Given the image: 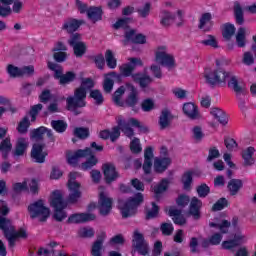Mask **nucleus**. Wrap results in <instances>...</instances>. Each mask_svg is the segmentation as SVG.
I'll use <instances>...</instances> for the list:
<instances>
[{
  "mask_svg": "<svg viewBox=\"0 0 256 256\" xmlns=\"http://www.w3.org/2000/svg\"><path fill=\"white\" fill-rule=\"evenodd\" d=\"M125 125H127L129 129L136 127L139 129L140 133H149V127L141 124L136 118H129L128 121H125Z\"/></svg>",
  "mask_w": 256,
  "mask_h": 256,
  "instance_id": "36",
  "label": "nucleus"
},
{
  "mask_svg": "<svg viewBox=\"0 0 256 256\" xmlns=\"http://www.w3.org/2000/svg\"><path fill=\"white\" fill-rule=\"evenodd\" d=\"M183 189L189 191L191 189V183H193V172L187 171L182 176Z\"/></svg>",
  "mask_w": 256,
  "mask_h": 256,
  "instance_id": "52",
  "label": "nucleus"
},
{
  "mask_svg": "<svg viewBox=\"0 0 256 256\" xmlns=\"http://www.w3.org/2000/svg\"><path fill=\"white\" fill-rule=\"evenodd\" d=\"M143 201L144 196L141 192L136 193L134 197H130L127 200L118 199V209H120L123 219L137 215V208Z\"/></svg>",
  "mask_w": 256,
  "mask_h": 256,
  "instance_id": "5",
  "label": "nucleus"
},
{
  "mask_svg": "<svg viewBox=\"0 0 256 256\" xmlns=\"http://www.w3.org/2000/svg\"><path fill=\"white\" fill-rule=\"evenodd\" d=\"M210 113L218 120L220 125H227V123H229V118L223 110L219 108H212Z\"/></svg>",
  "mask_w": 256,
  "mask_h": 256,
  "instance_id": "32",
  "label": "nucleus"
},
{
  "mask_svg": "<svg viewBox=\"0 0 256 256\" xmlns=\"http://www.w3.org/2000/svg\"><path fill=\"white\" fill-rule=\"evenodd\" d=\"M31 127V122L29 121V116H24L23 119L19 122L17 131L20 135H25Z\"/></svg>",
  "mask_w": 256,
  "mask_h": 256,
  "instance_id": "45",
  "label": "nucleus"
},
{
  "mask_svg": "<svg viewBox=\"0 0 256 256\" xmlns=\"http://www.w3.org/2000/svg\"><path fill=\"white\" fill-rule=\"evenodd\" d=\"M9 77H12V79H15L17 77H21V68L13 65V64H9L7 66V69H6Z\"/></svg>",
  "mask_w": 256,
  "mask_h": 256,
  "instance_id": "58",
  "label": "nucleus"
},
{
  "mask_svg": "<svg viewBox=\"0 0 256 256\" xmlns=\"http://www.w3.org/2000/svg\"><path fill=\"white\" fill-rule=\"evenodd\" d=\"M102 171L106 183L111 184L113 181L119 179V172L116 170L115 165L111 163H105L102 165Z\"/></svg>",
  "mask_w": 256,
  "mask_h": 256,
  "instance_id": "14",
  "label": "nucleus"
},
{
  "mask_svg": "<svg viewBox=\"0 0 256 256\" xmlns=\"http://www.w3.org/2000/svg\"><path fill=\"white\" fill-rule=\"evenodd\" d=\"M196 192L198 193V197L205 199V197L211 193V188H209L207 184L203 183L197 186Z\"/></svg>",
  "mask_w": 256,
  "mask_h": 256,
  "instance_id": "56",
  "label": "nucleus"
},
{
  "mask_svg": "<svg viewBox=\"0 0 256 256\" xmlns=\"http://www.w3.org/2000/svg\"><path fill=\"white\" fill-rule=\"evenodd\" d=\"M183 212L173 206L169 208L168 215L169 217H172L173 223L175 225H185L187 223V219L182 214Z\"/></svg>",
  "mask_w": 256,
  "mask_h": 256,
  "instance_id": "25",
  "label": "nucleus"
},
{
  "mask_svg": "<svg viewBox=\"0 0 256 256\" xmlns=\"http://www.w3.org/2000/svg\"><path fill=\"white\" fill-rule=\"evenodd\" d=\"M124 43H133L134 45H145L147 43V37L142 33L137 34V30L131 29L124 34Z\"/></svg>",
  "mask_w": 256,
  "mask_h": 256,
  "instance_id": "13",
  "label": "nucleus"
},
{
  "mask_svg": "<svg viewBox=\"0 0 256 256\" xmlns=\"http://www.w3.org/2000/svg\"><path fill=\"white\" fill-rule=\"evenodd\" d=\"M173 119V114L169 109L162 110L158 121L160 129L163 131L164 129L171 127V121H173Z\"/></svg>",
  "mask_w": 256,
  "mask_h": 256,
  "instance_id": "22",
  "label": "nucleus"
},
{
  "mask_svg": "<svg viewBox=\"0 0 256 256\" xmlns=\"http://www.w3.org/2000/svg\"><path fill=\"white\" fill-rule=\"evenodd\" d=\"M113 79H115V81H118V83H121L122 75L117 72H110L105 75L103 90L106 93H111V91H113V86L115 85V81Z\"/></svg>",
  "mask_w": 256,
  "mask_h": 256,
  "instance_id": "16",
  "label": "nucleus"
},
{
  "mask_svg": "<svg viewBox=\"0 0 256 256\" xmlns=\"http://www.w3.org/2000/svg\"><path fill=\"white\" fill-rule=\"evenodd\" d=\"M81 39H82L81 34L73 32V33H70L67 43L70 47H75V45H79V43H83Z\"/></svg>",
  "mask_w": 256,
  "mask_h": 256,
  "instance_id": "59",
  "label": "nucleus"
},
{
  "mask_svg": "<svg viewBox=\"0 0 256 256\" xmlns=\"http://www.w3.org/2000/svg\"><path fill=\"white\" fill-rule=\"evenodd\" d=\"M29 147V140L27 138H18L16 141V146L13 151L14 157H23L25 155V151H27Z\"/></svg>",
  "mask_w": 256,
  "mask_h": 256,
  "instance_id": "24",
  "label": "nucleus"
},
{
  "mask_svg": "<svg viewBox=\"0 0 256 256\" xmlns=\"http://www.w3.org/2000/svg\"><path fill=\"white\" fill-rule=\"evenodd\" d=\"M92 149L85 148V149H78L76 151L68 150L66 152V159L68 165H73L74 167L79 163V159H83L85 157H89L91 155Z\"/></svg>",
  "mask_w": 256,
  "mask_h": 256,
  "instance_id": "10",
  "label": "nucleus"
},
{
  "mask_svg": "<svg viewBox=\"0 0 256 256\" xmlns=\"http://www.w3.org/2000/svg\"><path fill=\"white\" fill-rule=\"evenodd\" d=\"M171 165V158H156L154 161V170L156 173H163Z\"/></svg>",
  "mask_w": 256,
  "mask_h": 256,
  "instance_id": "29",
  "label": "nucleus"
},
{
  "mask_svg": "<svg viewBox=\"0 0 256 256\" xmlns=\"http://www.w3.org/2000/svg\"><path fill=\"white\" fill-rule=\"evenodd\" d=\"M183 113L188 117L189 119H192V121H195L197 119H200L201 114L199 113V108L197 105L191 102H187L183 105Z\"/></svg>",
  "mask_w": 256,
  "mask_h": 256,
  "instance_id": "20",
  "label": "nucleus"
},
{
  "mask_svg": "<svg viewBox=\"0 0 256 256\" xmlns=\"http://www.w3.org/2000/svg\"><path fill=\"white\" fill-rule=\"evenodd\" d=\"M44 149L45 144H33L31 157L34 159L35 163H45V157H47V153L43 152Z\"/></svg>",
  "mask_w": 256,
  "mask_h": 256,
  "instance_id": "19",
  "label": "nucleus"
},
{
  "mask_svg": "<svg viewBox=\"0 0 256 256\" xmlns=\"http://www.w3.org/2000/svg\"><path fill=\"white\" fill-rule=\"evenodd\" d=\"M126 87L130 92L121 107H130L132 108V111H137L136 107H137V103H139V91L131 83H127Z\"/></svg>",
  "mask_w": 256,
  "mask_h": 256,
  "instance_id": "9",
  "label": "nucleus"
},
{
  "mask_svg": "<svg viewBox=\"0 0 256 256\" xmlns=\"http://www.w3.org/2000/svg\"><path fill=\"white\" fill-rule=\"evenodd\" d=\"M98 209L102 217H107V215L111 213V209H113V198L107 196L105 192H100L98 199Z\"/></svg>",
  "mask_w": 256,
  "mask_h": 256,
  "instance_id": "11",
  "label": "nucleus"
},
{
  "mask_svg": "<svg viewBox=\"0 0 256 256\" xmlns=\"http://www.w3.org/2000/svg\"><path fill=\"white\" fill-rule=\"evenodd\" d=\"M156 61L157 63H160V65L168 67L169 69H171V67H175V58L165 52H157Z\"/></svg>",
  "mask_w": 256,
  "mask_h": 256,
  "instance_id": "23",
  "label": "nucleus"
},
{
  "mask_svg": "<svg viewBox=\"0 0 256 256\" xmlns=\"http://www.w3.org/2000/svg\"><path fill=\"white\" fill-rule=\"evenodd\" d=\"M28 213L31 219H39L41 223H45L51 215V210L45 206V201L40 199L28 206Z\"/></svg>",
  "mask_w": 256,
  "mask_h": 256,
  "instance_id": "7",
  "label": "nucleus"
},
{
  "mask_svg": "<svg viewBox=\"0 0 256 256\" xmlns=\"http://www.w3.org/2000/svg\"><path fill=\"white\" fill-rule=\"evenodd\" d=\"M125 95V86H120L113 94L112 101L117 105L118 107H122L123 102L121 100V97Z\"/></svg>",
  "mask_w": 256,
  "mask_h": 256,
  "instance_id": "46",
  "label": "nucleus"
},
{
  "mask_svg": "<svg viewBox=\"0 0 256 256\" xmlns=\"http://www.w3.org/2000/svg\"><path fill=\"white\" fill-rule=\"evenodd\" d=\"M0 229L5 236L13 233L15 226H13V223L9 219L0 216Z\"/></svg>",
  "mask_w": 256,
  "mask_h": 256,
  "instance_id": "35",
  "label": "nucleus"
},
{
  "mask_svg": "<svg viewBox=\"0 0 256 256\" xmlns=\"http://www.w3.org/2000/svg\"><path fill=\"white\" fill-rule=\"evenodd\" d=\"M201 45H205V47H213V49L219 48V43L217 42V38L213 35H208L204 40H202Z\"/></svg>",
  "mask_w": 256,
  "mask_h": 256,
  "instance_id": "54",
  "label": "nucleus"
},
{
  "mask_svg": "<svg viewBox=\"0 0 256 256\" xmlns=\"http://www.w3.org/2000/svg\"><path fill=\"white\" fill-rule=\"evenodd\" d=\"M85 25V20H77L75 18H67L64 20L61 30L66 31L68 34L79 31V27Z\"/></svg>",
  "mask_w": 256,
  "mask_h": 256,
  "instance_id": "15",
  "label": "nucleus"
},
{
  "mask_svg": "<svg viewBox=\"0 0 256 256\" xmlns=\"http://www.w3.org/2000/svg\"><path fill=\"white\" fill-rule=\"evenodd\" d=\"M242 63L247 67H251V65L255 64V56H253L251 52H244L242 57Z\"/></svg>",
  "mask_w": 256,
  "mask_h": 256,
  "instance_id": "63",
  "label": "nucleus"
},
{
  "mask_svg": "<svg viewBox=\"0 0 256 256\" xmlns=\"http://www.w3.org/2000/svg\"><path fill=\"white\" fill-rule=\"evenodd\" d=\"M160 231L162 232V235L169 237L173 235V231H175V228L173 227V224L171 222H164L160 226Z\"/></svg>",
  "mask_w": 256,
  "mask_h": 256,
  "instance_id": "57",
  "label": "nucleus"
},
{
  "mask_svg": "<svg viewBox=\"0 0 256 256\" xmlns=\"http://www.w3.org/2000/svg\"><path fill=\"white\" fill-rule=\"evenodd\" d=\"M52 195L50 205L54 208L53 219L61 223V221L67 219V212H65V209H67V201L63 200V194H61L59 190H55Z\"/></svg>",
  "mask_w": 256,
  "mask_h": 256,
  "instance_id": "6",
  "label": "nucleus"
},
{
  "mask_svg": "<svg viewBox=\"0 0 256 256\" xmlns=\"http://www.w3.org/2000/svg\"><path fill=\"white\" fill-rule=\"evenodd\" d=\"M47 131V127L41 126L30 132V139H35V141H43V134Z\"/></svg>",
  "mask_w": 256,
  "mask_h": 256,
  "instance_id": "50",
  "label": "nucleus"
},
{
  "mask_svg": "<svg viewBox=\"0 0 256 256\" xmlns=\"http://www.w3.org/2000/svg\"><path fill=\"white\" fill-rule=\"evenodd\" d=\"M88 159L81 164L82 171H89V169H93L95 165L99 163V159H97V156L91 153V155H88Z\"/></svg>",
  "mask_w": 256,
  "mask_h": 256,
  "instance_id": "37",
  "label": "nucleus"
},
{
  "mask_svg": "<svg viewBox=\"0 0 256 256\" xmlns=\"http://www.w3.org/2000/svg\"><path fill=\"white\" fill-rule=\"evenodd\" d=\"M75 79H77V74L73 71H68L61 77L59 84L63 86L69 85V83H73Z\"/></svg>",
  "mask_w": 256,
  "mask_h": 256,
  "instance_id": "49",
  "label": "nucleus"
},
{
  "mask_svg": "<svg viewBox=\"0 0 256 256\" xmlns=\"http://www.w3.org/2000/svg\"><path fill=\"white\" fill-rule=\"evenodd\" d=\"M235 31H237V28H235V25L231 23H226L224 24L222 36L226 41H231V38L233 37V35H235Z\"/></svg>",
  "mask_w": 256,
  "mask_h": 256,
  "instance_id": "40",
  "label": "nucleus"
},
{
  "mask_svg": "<svg viewBox=\"0 0 256 256\" xmlns=\"http://www.w3.org/2000/svg\"><path fill=\"white\" fill-rule=\"evenodd\" d=\"M90 97L94 99L95 105H103V101H105L100 90H92L90 92Z\"/></svg>",
  "mask_w": 256,
  "mask_h": 256,
  "instance_id": "62",
  "label": "nucleus"
},
{
  "mask_svg": "<svg viewBox=\"0 0 256 256\" xmlns=\"http://www.w3.org/2000/svg\"><path fill=\"white\" fill-rule=\"evenodd\" d=\"M254 154L255 148L251 146L242 152V158L244 160L245 167H251V165H255V159L253 158Z\"/></svg>",
  "mask_w": 256,
  "mask_h": 256,
  "instance_id": "30",
  "label": "nucleus"
},
{
  "mask_svg": "<svg viewBox=\"0 0 256 256\" xmlns=\"http://www.w3.org/2000/svg\"><path fill=\"white\" fill-rule=\"evenodd\" d=\"M243 239H245V236L235 235L234 239L222 242V249L231 251L232 249H235V247H239V245L243 243Z\"/></svg>",
  "mask_w": 256,
  "mask_h": 256,
  "instance_id": "28",
  "label": "nucleus"
},
{
  "mask_svg": "<svg viewBox=\"0 0 256 256\" xmlns=\"http://www.w3.org/2000/svg\"><path fill=\"white\" fill-rule=\"evenodd\" d=\"M228 193L231 197L239 195V191L243 189V180L231 179L227 185Z\"/></svg>",
  "mask_w": 256,
  "mask_h": 256,
  "instance_id": "26",
  "label": "nucleus"
},
{
  "mask_svg": "<svg viewBox=\"0 0 256 256\" xmlns=\"http://www.w3.org/2000/svg\"><path fill=\"white\" fill-rule=\"evenodd\" d=\"M95 87V82L91 78H82L80 87L74 90V95L66 99V109L71 111L73 115H81L83 107L87 106V91Z\"/></svg>",
  "mask_w": 256,
  "mask_h": 256,
  "instance_id": "2",
  "label": "nucleus"
},
{
  "mask_svg": "<svg viewBox=\"0 0 256 256\" xmlns=\"http://www.w3.org/2000/svg\"><path fill=\"white\" fill-rule=\"evenodd\" d=\"M209 227H215L216 229H219L222 235H225L226 233H229V227H231V222L228 220H222L220 224L215 222H210Z\"/></svg>",
  "mask_w": 256,
  "mask_h": 256,
  "instance_id": "42",
  "label": "nucleus"
},
{
  "mask_svg": "<svg viewBox=\"0 0 256 256\" xmlns=\"http://www.w3.org/2000/svg\"><path fill=\"white\" fill-rule=\"evenodd\" d=\"M204 78L206 79V83L210 85V87H215V85H221V83H225L228 80V88L236 93V97H241V95H245L247 90L245 89V85L239 82L237 76L233 75L231 72H227L222 68H218L213 72H205Z\"/></svg>",
  "mask_w": 256,
  "mask_h": 256,
  "instance_id": "1",
  "label": "nucleus"
},
{
  "mask_svg": "<svg viewBox=\"0 0 256 256\" xmlns=\"http://www.w3.org/2000/svg\"><path fill=\"white\" fill-rule=\"evenodd\" d=\"M169 188V180L163 179L158 185L154 187V197L156 201L161 199V195Z\"/></svg>",
  "mask_w": 256,
  "mask_h": 256,
  "instance_id": "31",
  "label": "nucleus"
},
{
  "mask_svg": "<svg viewBox=\"0 0 256 256\" xmlns=\"http://www.w3.org/2000/svg\"><path fill=\"white\" fill-rule=\"evenodd\" d=\"M137 13L142 19H147L151 13V2H146L143 7L138 8Z\"/></svg>",
  "mask_w": 256,
  "mask_h": 256,
  "instance_id": "55",
  "label": "nucleus"
},
{
  "mask_svg": "<svg viewBox=\"0 0 256 256\" xmlns=\"http://www.w3.org/2000/svg\"><path fill=\"white\" fill-rule=\"evenodd\" d=\"M211 19H213V16H211V13L206 12L202 14L198 27L200 29H203L204 31H211V26H205L207 25V23L211 22Z\"/></svg>",
  "mask_w": 256,
  "mask_h": 256,
  "instance_id": "43",
  "label": "nucleus"
},
{
  "mask_svg": "<svg viewBox=\"0 0 256 256\" xmlns=\"http://www.w3.org/2000/svg\"><path fill=\"white\" fill-rule=\"evenodd\" d=\"M190 202H191V198H189V196L185 194L179 195L178 198L176 199V204L178 205V207H182V208L187 207Z\"/></svg>",
  "mask_w": 256,
  "mask_h": 256,
  "instance_id": "64",
  "label": "nucleus"
},
{
  "mask_svg": "<svg viewBox=\"0 0 256 256\" xmlns=\"http://www.w3.org/2000/svg\"><path fill=\"white\" fill-rule=\"evenodd\" d=\"M157 217H159V206L155 202H152V208L146 210L145 219L149 221L151 219H157Z\"/></svg>",
  "mask_w": 256,
  "mask_h": 256,
  "instance_id": "51",
  "label": "nucleus"
},
{
  "mask_svg": "<svg viewBox=\"0 0 256 256\" xmlns=\"http://www.w3.org/2000/svg\"><path fill=\"white\" fill-rule=\"evenodd\" d=\"M73 135L74 137H77L78 139H88L89 135H91V133L89 132V128H85V127H76L73 131Z\"/></svg>",
  "mask_w": 256,
  "mask_h": 256,
  "instance_id": "47",
  "label": "nucleus"
},
{
  "mask_svg": "<svg viewBox=\"0 0 256 256\" xmlns=\"http://www.w3.org/2000/svg\"><path fill=\"white\" fill-rule=\"evenodd\" d=\"M95 214L91 213H75L68 217L67 223L71 224H79V223H87L88 221H95Z\"/></svg>",
  "mask_w": 256,
  "mask_h": 256,
  "instance_id": "17",
  "label": "nucleus"
},
{
  "mask_svg": "<svg viewBox=\"0 0 256 256\" xmlns=\"http://www.w3.org/2000/svg\"><path fill=\"white\" fill-rule=\"evenodd\" d=\"M203 208V201L197 197H192L190 200L188 215L194 219V221H199L201 219V209Z\"/></svg>",
  "mask_w": 256,
  "mask_h": 256,
  "instance_id": "12",
  "label": "nucleus"
},
{
  "mask_svg": "<svg viewBox=\"0 0 256 256\" xmlns=\"http://www.w3.org/2000/svg\"><path fill=\"white\" fill-rule=\"evenodd\" d=\"M130 151L136 155L143 151L139 138H133V140L130 142Z\"/></svg>",
  "mask_w": 256,
  "mask_h": 256,
  "instance_id": "61",
  "label": "nucleus"
},
{
  "mask_svg": "<svg viewBox=\"0 0 256 256\" xmlns=\"http://www.w3.org/2000/svg\"><path fill=\"white\" fill-rule=\"evenodd\" d=\"M75 57L81 58L87 53V44L85 42H80L72 46Z\"/></svg>",
  "mask_w": 256,
  "mask_h": 256,
  "instance_id": "48",
  "label": "nucleus"
},
{
  "mask_svg": "<svg viewBox=\"0 0 256 256\" xmlns=\"http://www.w3.org/2000/svg\"><path fill=\"white\" fill-rule=\"evenodd\" d=\"M245 33H247V30L245 27H240L236 34V45L237 47L243 48L245 45H247V40L245 38Z\"/></svg>",
  "mask_w": 256,
  "mask_h": 256,
  "instance_id": "41",
  "label": "nucleus"
},
{
  "mask_svg": "<svg viewBox=\"0 0 256 256\" xmlns=\"http://www.w3.org/2000/svg\"><path fill=\"white\" fill-rule=\"evenodd\" d=\"M105 61L109 69H115L117 67V58H115L113 51L109 49L105 52Z\"/></svg>",
  "mask_w": 256,
  "mask_h": 256,
  "instance_id": "44",
  "label": "nucleus"
},
{
  "mask_svg": "<svg viewBox=\"0 0 256 256\" xmlns=\"http://www.w3.org/2000/svg\"><path fill=\"white\" fill-rule=\"evenodd\" d=\"M87 17L92 23H97L103 19V9L101 7L92 6L87 10Z\"/></svg>",
  "mask_w": 256,
  "mask_h": 256,
  "instance_id": "27",
  "label": "nucleus"
},
{
  "mask_svg": "<svg viewBox=\"0 0 256 256\" xmlns=\"http://www.w3.org/2000/svg\"><path fill=\"white\" fill-rule=\"evenodd\" d=\"M106 237L107 235L105 234V232H102L100 235L97 236V239L92 244L91 255L103 256L101 251H103V243H105Z\"/></svg>",
  "mask_w": 256,
  "mask_h": 256,
  "instance_id": "21",
  "label": "nucleus"
},
{
  "mask_svg": "<svg viewBox=\"0 0 256 256\" xmlns=\"http://www.w3.org/2000/svg\"><path fill=\"white\" fill-rule=\"evenodd\" d=\"M13 149V144H11V138L7 137L0 143V153L2 154L3 159L9 157V153Z\"/></svg>",
  "mask_w": 256,
  "mask_h": 256,
  "instance_id": "33",
  "label": "nucleus"
},
{
  "mask_svg": "<svg viewBox=\"0 0 256 256\" xmlns=\"http://www.w3.org/2000/svg\"><path fill=\"white\" fill-rule=\"evenodd\" d=\"M50 125L52 127V129L54 131H56V133H65V131H67V122H65V120H52L50 122Z\"/></svg>",
  "mask_w": 256,
  "mask_h": 256,
  "instance_id": "39",
  "label": "nucleus"
},
{
  "mask_svg": "<svg viewBox=\"0 0 256 256\" xmlns=\"http://www.w3.org/2000/svg\"><path fill=\"white\" fill-rule=\"evenodd\" d=\"M133 21L131 18H120L117 20L116 23L113 24V28L118 29H124V31H127L129 29V23Z\"/></svg>",
  "mask_w": 256,
  "mask_h": 256,
  "instance_id": "53",
  "label": "nucleus"
},
{
  "mask_svg": "<svg viewBox=\"0 0 256 256\" xmlns=\"http://www.w3.org/2000/svg\"><path fill=\"white\" fill-rule=\"evenodd\" d=\"M116 121L118 126H114L112 131L105 129L99 132L100 139H103L104 141L110 139L112 143H115V141L121 137V131L125 136L128 137V139H133V137H135V130H133V128H129V126L125 124V119H123V116H118Z\"/></svg>",
  "mask_w": 256,
  "mask_h": 256,
  "instance_id": "4",
  "label": "nucleus"
},
{
  "mask_svg": "<svg viewBox=\"0 0 256 256\" xmlns=\"http://www.w3.org/2000/svg\"><path fill=\"white\" fill-rule=\"evenodd\" d=\"M225 207H229V201L227 198H220L217 202L212 206V211H223Z\"/></svg>",
  "mask_w": 256,
  "mask_h": 256,
  "instance_id": "60",
  "label": "nucleus"
},
{
  "mask_svg": "<svg viewBox=\"0 0 256 256\" xmlns=\"http://www.w3.org/2000/svg\"><path fill=\"white\" fill-rule=\"evenodd\" d=\"M128 61V63L120 66V75H122V77H132V81L138 83L140 89H147V87L153 83V78L141 72L133 73L137 67H143L141 58L133 57L129 58Z\"/></svg>",
  "mask_w": 256,
  "mask_h": 256,
  "instance_id": "3",
  "label": "nucleus"
},
{
  "mask_svg": "<svg viewBox=\"0 0 256 256\" xmlns=\"http://www.w3.org/2000/svg\"><path fill=\"white\" fill-rule=\"evenodd\" d=\"M70 193L66 203L70 205H75V203H79V199L82 196L81 193V184L80 183H70V187H68Z\"/></svg>",
  "mask_w": 256,
  "mask_h": 256,
  "instance_id": "18",
  "label": "nucleus"
},
{
  "mask_svg": "<svg viewBox=\"0 0 256 256\" xmlns=\"http://www.w3.org/2000/svg\"><path fill=\"white\" fill-rule=\"evenodd\" d=\"M161 20H160V25L165 28L171 27V24L173 21H175V14H172L171 12L167 10H163L161 12Z\"/></svg>",
  "mask_w": 256,
  "mask_h": 256,
  "instance_id": "34",
  "label": "nucleus"
},
{
  "mask_svg": "<svg viewBox=\"0 0 256 256\" xmlns=\"http://www.w3.org/2000/svg\"><path fill=\"white\" fill-rule=\"evenodd\" d=\"M132 247L134 248V251L139 253V255H149V244L145 240L143 234L139 232V230H134Z\"/></svg>",
  "mask_w": 256,
  "mask_h": 256,
  "instance_id": "8",
  "label": "nucleus"
},
{
  "mask_svg": "<svg viewBox=\"0 0 256 256\" xmlns=\"http://www.w3.org/2000/svg\"><path fill=\"white\" fill-rule=\"evenodd\" d=\"M234 17L237 25H243V23H245L243 8L241 7V4H239L238 2L234 4Z\"/></svg>",
  "mask_w": 256,
  "mask_h": 256,
  "instance_id": "38",
  "label": "nucleus"
}]
</instances>
